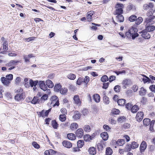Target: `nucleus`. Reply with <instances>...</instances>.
I'll return each mask as SVG.
<instances>
[{
    "label": "nucleus",
    "mask_w": 155,
    "mask_h": 155,
    "mask_svg": "<svg viewBox=\"0 0 155 155\" xmlns=\"http://www.w3.org/2000/svg\"><path fill=\"white\" fill-rule=\"evenodd\" d=\"M137 29L135 26H133L129 30L128 32L126 33V35L129 38H132L133 39H134L138 36L139 35L137 33Z\"/></svg>",
    "instance_id": "nucleus-1"
},
{
    "label": "nucleus",
    "mask_w": 155,
    "mask_h": 155,
    "mask_svg": "<svg viewBox=\"0 0 155 155\" xmlns=\"http://www.w3.org/2000/svg\"><path fill=\"white\" fill-rule=\"evenodd\" d=\"M51 110V108L48 110H43L41 111L38 113V114L39 117H47L48 116L49 112Z\"/></svg>",
    "instance_id": "nucleus-2"
},
{
    "label": "nucleus",
    "mask_w": 155,
    "mask_h": 155,
    "mask_svg": "<svg viewBox=\"0 0 155 155\" xmlns=\"http://www.w3.org/2000/svg\"><path fill=\"white\" fill-rule=\"evenodd\" d=\"M132 83L130 79H124L122 82V84L124 88H126L127 87H129Z\"/></svg>",
    "instance_id": "nucleus-3"
},
{
    "label": "nucleus",
    "mask_w": 155,
    "mask_h": 155,
    "mask_svg": "<svg viewBox=\"0 0 155 155\" xmlns=\"http://www.w3.org/2000/svg\"><path fill=\"white\" fill-rule=\"evenodd\" d=\"M147 144L144 141L141 142L140 147V152H144L147 148Z\"/></svg>",
    "instance_id": "nucleus-4"
},
{
    "label": "nucleus",
    "mask_w": 155,
    "mask_h": 155,
    "mask_svg": "<svg viewBox=\"0 0 155 155\" xmlns=\"http://www.w3.org/2000/svg\"><path fill=\"white\" fill-rule=\"evenodd\" d=\"M155 18L154 16H152L151 17H148L146 19L145 22L147 23L146 25H150L154 24L155 21H153Z\"/></svg>",
    "instance_id": "nucleus-5"
},
{
    "label": "nucleus",
    "mask_w": 155,
    "mask_h": 155,
    "mask_svg": "<svg viewBox=\"0 0 155 155\" xmlns=\"http://www.w3.org/2000/svg\"><path fill=\"white\" fill-rule=\"evenodd\" d=\"M51 101L52 102V103H54V106H58L59 104L58 99V97L56 96H53L51 99Z\"/></svg>",
    "instance_id": "nucleus-6"
},
{
    "label": "nucleus",
    "mask_w": 155,
    "mask_h": 155,
    "mask_svg": "<svg viewBox=\"0 0 155 155\" xmlns=\"http://www.w3.org/2000/svg\"><path fill=\"white\" fill-rule=\"evenodd\" d=\"M75 133L77 137L81 138L83 136L84 131L82 129L79 128L77 130Z\"/></svg>",
    "instance_id": "nucleus-7"
},
{
    "label": "nucleus",
    "mask_w": 155,
    "mask_h": 155,
    "mask_svg": "<svg viewBox=\"0 0 155 155\" xmlns=\"http://www.w3.org/2000/svg\"><path fill=\"white\" fill-rule=\"evenodd\" d=\"M73 99L74 102V103L75 104L79 106L81 105V101L79 98V97L78 95H75Z\"/></svg>",
    "instance_id": "nucleus-8"
},
{
    "label": "nucleus",
    "mask_w": 155,
    "mask_h": 155,
    "mask_svg": "<svg viewBox=\"0 0 155 155\" xmlns=\"http://www.w3.org/2000/svg\"><path fill=\"white\" fill-rule=\"evenodd\" d=\"M38 84L40 87L44 91H46L47 89V87L44 81H40L38 82Z\"/></svg>",
    "instance_id": "nucleus-9"
},
{
    "label": "nucleus",
    "mask_w": 155,
    "mask_h": 155,
    "mask_svg": "<svg viewBox=\"0 0 155 155\" xmlns=\"http://www.w3.org/2000/svg\"><path fill=\"white\" fill-rule=\"evenodd\" d=\"M143 113L142 112H138L136 115V119L137 121H141L143 118Z\"/></svg>",
    "instance_id": "nucleus-10"
},
{
    "label": "nucleus",
    "mask_w": 155,
    "mask_h": 155,
    "mask_svg": "<svg viewBox=\"0 0 155 155\" xmlns=\"http://www.w3.org/2000/svg\"><path fill=\"white\" fill-rule=\"evenodd\" d=\"M63 146L67 148H70L72 147V144L70 141L64 140L62 142Z\"/></svg>",
    "instance_id": "nucleus-11"
},
{
    "label": "nucleus",
    "mask_w": 155,
    "mask_h": 155,
    "mask_svg": "<svg viewBox=\"0 0 155 155\" xmlns=\"http://www.w3.org/2000/svg\"><path fill=\"white\" fill-rule=\"evenodd\" d=\"M142 37L145 39H148L150 38V36L149 33L146 31V30H144L142 31Z\"/></svg>",
    "instance_id": "nucleus-12"
},
{
    "label": "nucleus",
    "mask_w": 155,
    "mask_h": 155,
    "mask_svg": "<svg viewBox=\"0 0 155 155\" xmlns=\"http://www.w3.org/2000/svg\"><path fill=\"white\" fill-rule=\"evenodd\" d=\"M25 97L22 93L17 94L15 96V100L19 101L24 99Z\"/></svg>",
    "instance_id": "nucleus-13"
},
{
    "label": "nucleus",
    "mask_w": 155,
    "mask_h": 155,
    "mask_svg": "<svg viewBox=\"0 0 155 155\" xmlns=\"http://www.w3.org/2000/svg\"><path fill=\"white\" fill-rule=\"evenodd\" d=\"M2 82L5 85L8 86L10 83V81H8L5 77H2L1 79Z\"/></svg>",
    "instance_id": "nucleus-14"
},
{
    "label": "nucleus",
    "mask_w": 155,
    "mask_h": 155,
    "mask_svg": "<svg viewBox=\"0 0 155 155\" xmlns=\"http://www.w3.org/2000/svg\"><path fill=\"white\" fill-rule=\"evenodd\" d=\"M81 116V115L79 112L76 111L73 116V118L74 120H77L80 118Z\"/></svg>",
    "instance_id": "nucleus-15"
},
{
    "label": "nucleus",
    "mask_w": 155,
    "mask_h": 155,
    "mask_svg": "<svg viewBox=\"0 0 155 155\" xmlns=\"http://www.w3.org/2000/svg\"><path fill=\"white\" fill-rule=\"evenodd\" d=\"M155 29V27L154 25H146V30L148 32H150L154 31Z\"/></svg>",
    "instance_id": "nucleus-16"
},
{
    "label": "nucleus",
    "mask_w": 155,
    "mask_h": 155,
    "mask_svg": "<svg viewBox=\"0 0 155 155\" xmlns=\"http://www.w3.org/2000/svg\"><path fill=\"white\" fill-rule=\"evenodd\" d=\"M97 146L99 151H102L104 148V147L105 146L103 141H101L98 143Z\"/></svg>",
    "instance_id": "nucleus-17"
},
{
    "label": "nucleus",
    "mask_w": 155,
    "mask_h": 155,
    "mask_svg": "<svg viewBox=\"0 0 155 155\" xmlns=\"http://www.w3.org/2000/svg\"><path fill=\"white\" fill-rule=\"evenodd\" d=\"M101 137L104 140H107L108 137V135L107 132H104L101 134Z\"/></svg>",
    "instance_id": "nucleus-18"
},
{
    "label": "nucleus",
    "mask_w": 155,
    "mask_h": 155,
    "mask_svg": "<svg viewBox=\"0 0 155 155\" xmlns=\"http://www.w3.org/2000/svg\"><path fill=\"white\" fill-rule=\"evenodd\" d=\"M68 138L70 140H74L76 139V137L74 134L73 133L68 134L67 136Z\"/></svg>",
    "instance_id": "nucleus-19"
},
{
    "label": "nucleus",
    "mask_w": 155,
    "mask_h": 155,
    "mask_svg": "<svg viewBox=\"0 0 155 155\" xmlns=\"http://www.w3.org/2000/svg\"><path fill=\"white\" fill-rule=\"evenodd\" d=\"M140 75L144 77L145 78H142V81L144 83H146L147 82L149 83L150 82L151 80L149 78L143 74H141Z\"/></svg>",
    "instance_id": "nucleus-20"
},
{
    "label": "nucleus",
    "mask_w": 155,
    "mask_h": 155,
    "mask_svg": "<svg viewBox=\"0 0 155 155\" xmlns=\"http://www.w3.org/2000/svg\"><path fill=\"white\" fill-rule=\"evenodd\" d=\"M89 153L91 154L94 155L96 153V150L95 148L93 147H90L88 150Z\"/></svg>",
    "instance_id": "nucleus-21"
},
{
    "label": "nucleus",
    "mask_w": 155,
    "mask_h": 155,
    "mask_svg": "<svg viewBox=\"0 0 155 155\" xmlns=\"http://www.w3.org/2000/svg\"><path fill=\"white\" fill-rule=\"evenodd\" d=\"M46 84L48 87L49 88H52L54 86V84L52 81L50 80H48L46 81Z\"/></svg>",
    "instance_id": "nucleus-22"
},
{
    "label": "nucleus",
    "mask_w": 155,
    "mask_h": 155,
    "mask_svg": "<svg viewBox=\"0 0 155 155\" xmlns=\"http://www.w3.org/2000/svg\"><path fill=\"white\" fill-rule=\"evenodd\" d=\"M93 99L97 103L99 102L100 101V95L98 94H96L94 95Z\"/></svg>",
    "instance_id": "nucleus-23"
},
{
    "label": "nucleus",
    "mask_w": 155,
    "mask_h": 155,
    "mask_svg": "<svg viewBox=\"0 0 155 155\" xmlns=\"http://www.w3.org/2000/svg\"><path fill=\"white\" fill-rule=\"evenodd\" d=\"M125 143V140L124 139H119L117 141L116 143L119 146H122Z\"/></svg>",
    "instance_id": "nucleus-24"
},
{
    "label": "nucleus",
    "mask_w": 155,
    "mask_h": 155,
    "mask_svg": "<svg viewBox=\"0 0 155 155\" xmlns=\"http://www.w3.org/2000/svg\"><path fill=\"white\" fill-rule=\"evenodd\" d=\"M126 103V100L124 99H121L117 101V103L120 106H124Z\"/></svg>",
    "instance_id": "nucleus-25"
},
{
    "label": "nucleus",
    "mask_w": 155,
    "mask_h": 155,
    "mask_svg": "<svg viewBox=\"0 0 155 155\" xmlns=\"http://www.w3.org/2000/svg\"><path fill=\"white\" fill-rule=\"evenodd\" d=\"M78 124L76 123H72L71 124L70 126V128L71 130H74L77 129L78 127Z\"/></svg>",
    "instance_id": "nucleus-26"
},
{
    "label": "nucleus",
    "mask_w": 155,
    "mask_h": 155,
    "mask_svg": "<svg viewBox=\"0 0 155 155\" xmlns=\"http://www.w3.org/2000/svg\"><path fill=\"white\" fill-rule=\"evenodd\" d=\"M139 108L137 105H134L133 106L131 109V111L133 113H136L138 110Z\"/></svg>",
    "instance_id": "nucleus-27"
},
{
    "label": "nucleus",
    "mask_w": 155,
    "mask_h": 155,
    "mask_svg": "<svg viewBox=\"0 0 155 155\" xmlns=\"http://www.w3.org/2000/svg\"><path fill=\"white\" fill-rule=\"evenodd\" d=\"M19 61H11L9 63H7L5 64L7 66H11L17 63Z\"/></svg>",
    "instance_id": "nucleus-28"
},
{
    "label": "nucleus",
    "mask_w": 155,
    "mask_h": 155,
    "mask_svg": "<svg viewBox=\"0 0 155 155\" xmlns=\"http://www.w3.org/2000/svg\"><path fill=\"white\" fill-rule=\"evenodd\" d=\"M112 149L110 147H107L106 149V155H111L112 153Z\"/></svg>",
    "instance_id": "nucleus-29"
},
{
    "label": "nucleus",
    "mask_w": 155,
    "mask_h": 155,
    "mask_svg": "<svg viewBox=\"0 0 155 155\" xmlns=\"http://www.w3.org/2000/svg\"><path fill=\"white\" fill-rule=\"evenodd\" d=\"M84 144V141L83 140H79L77 142L78 147L79 148L82 147Z\"/></svg>",
    "instance_id": "nucleus-30"
},
{
    "label": "nucleus",
    "mask_w": 155,
    "mask_h": 155,
    "mask_svg": "<svg viewBox=\"0 0 155 155\" xmlns=\"http://www.w3.org/2000/svg\"><path fill=\"white\" fill-rule=\"evenodd\" d=\"M83 128L84 131L86 132H89L91 131V127L88 125H85Z\"/></svg>",
    "instance_id": "nucleus-31"
},
{
    "label": "nucleus",
    "mask_w": 155,
    "mask_h": 155,
    "mask_svg": "<svg viewBox=\"0 0 155 155\" xmlns=\"http://www.w3.org/2000/svg\"><path fill=\"white\" fill-rule=\"evenodd\" d=\"M116 18L117 20L120 22H123L124 20L123 16L120 15H117L116 16Z\"/></svg>",
    "instance_id": "nucleus-32"
},
{
    "label": "nucleus",
    "mask_w": 155,
    "mask_h": 155,
    "mask_svg": "<svg viewBox=\"0 0 155 155\" xmlns=\"http://www.w3.org/2000/svg\"><path fill=\"white\" fill-rule=\"evenodd\" d=\"M143 19L142 17H140L136 19L135 23L137 25L140 24L143 21Z\"/></svg>",
    "instance_id": "nucleus-33"
},
{
    "label": "nucleus",
    "mask_w": 155,
    "mask_h": 155,
    "mask_svg": "<svg viewBox=\"0 0 155 155\" xmlns=\"http://www.w3.org/2000/svg\"><path fill=\"white\" fill-rule=\"evenodd\" d=\"M137 18V17L136 16L134 15H133L129 17V20L130 22H133L136 21Z\"/></svg>",
    "instance_id": "nucleus-34"
},
{
    "label": "nucleus",
    "mask_w": 155,
    "mask_h": 155,
    "mask_svg": "<svg viewBox=\"0 0 155 155\" xmlns=\"http://www.w3.org/2000/svg\"><path fill=\"white\" fill-rule=\"evenodd\" d=\"M67 78L71 80H74L76 78V75L73 74L71 73L68 74L67 76Z\"/></svg>",
    "instance_id": "nucleus-35"
},
{
    "label": "nucleus",
    "mask_w": 155,
    "mask_h": 155,
    "mask_svg": "<svg viewBox=\"0 0 155 155\" xmlns=\"http://www.w3.org/2000/svg\"><path fill=\"white\" fill-rule=\"evenodd\" d=\"M30 86L32 87L33 86H36L38 84V81H34L32 80H30Z\"/></svg>",
    "instance_id": "nucleus-36"
},
{
    "label": "nucleus",
    "mask_w": 155,
    "mask_h": 155,
    "mask_svg": "<svg viewBox=\"0 0 155 155\" xmlns=\"http://www.w3.org/2000/svg\"><path fill=\"white\" fill-rule=\"evenodd\" d=\"M139 144L135 141L133 142L131 144V148L133 149H135L138 147Z\"/></svg>",
    "instance_id": "nucleus-37"
},
{
    "label": "nucleus",
    "mask_w": 155,
    "mask_h": 155,
    "mask_svg": "<svg viewBox=\"0 0 155 155\" xmlns=\"http://www.w3.org/2000/svg\"><path fill=\"white\" fill-rule=\"evenodd\" d=\"M59 119L62 122L65 121L66 119V115L65 114H61L59 116Z\"/></svg>",
    "instance_id": "nucleus-38"
},
{
    "label": "nucleus",
    "mask_w": 155,
    "mask_h": 155,
    "mask_svg": "<svg viewBox=\"0 0 155 155\" xmlns=\"http://www.w3.org/2000/svg\"><path fill=\"white\" fill-rule=\"evenodd\" d=\"M103 101L104 103L106 104H108L110 102L109 98L105 95L103 97Z\"/></svg>",
    "instance_id": "nucleus-39"
},
{
    "label": "nucleus",
    "mask_w": 155,
    "mask_h": 155,
    "mask_svg": "<svg viewBox=\"0 0 155 155\" xmlns=\"http://www.w3.org/2000/svg\"><path fill=\"white\" fill-rule=\"evenodd\" d=\"M52 127L54 129H57L58 124H57V122L55 120H52Z\"/></svg>",
    "instance_id": "nucleus-40"
},
{
    "label": "nucleus",
    "mask_w": 155,
    "mask_h": 155,
    "mask_svg": "<svg viewBox=\"0 0 155 155\" xmlns=\"http://www.w3.org/2000/svg\"><path fill=\"white\" fill-rule=\"evenodd\" d=\"M146 93V90L143 88H141L140 91L139 92L140 95L143 96L145 95Z\"/></svg>",
    "instance_id": "nucleus-41"
},
{
    "label": "nucleus",
    "mask_w": 155,
    "mask_h": 155,
    "mask_svg": "<svg viewBox=\"0 0 155 155\" xmlns=\"http://www.w3.org/2000/svg\"><path fill=\"white\" fill-rule=\"evenodd\" d=\"M144 125L147 126L150 123V120L148 118L144 119L143 121Z\"/></svg>",
    "instance_id": "nucleus-42"
},
{
    "label": "nucleus",
    "mask_w": 155,
    "mask_h": 155,
    "mask_svg": "<svg viewBox=\"0 0 155 155\" xmlns=\"http://www.w3.org/2000/svg\"><path fill=\"white\" fill-rule=\"evenodd\" d=\"M61 87V86L60 84H56L54 87L55 91L58 92L60 91Z\"/></svg>",
    "instance_id": "nucleus-43"
},
{
    "label": "nucleus",
    "mask_w": 155,
    "mask_h": 155,
    "mask_svg": "<svg viewBox=\"0 0 155 155\" xmlns=\"http://www.w3.org/2000/svg\"><path fill=\"white\" fill-rule=\"evenodd\" d=\"M39 98L38 97H35L31 101L32 104H37Z\"/></svg>",
    "instance_id": "nucleus-44"
},
{
    "label": "nucleus",
    "mask_w": 155,
    "mask_h": 155,
    "mask_svg": "<svg viewBox=\"0 0 155 155\" xmlns=\"http://www.w3.org/2000/svg\"><path fill=\"white\" fill-rule=\"evenodd\" d=\"M5 78V79H7L8 81H10L13 79V76L12 74H10L7 75Z\"/></svg>",
    "instance_id": "nucleus-45"
},
{
    "label": "nucleus",
    "mask_w": 155,
    "mask_h": 155,
    "mask_svg": "<svg viewBox=\"0 0 155 155\" xmlns=\"http://www.w3.org/2000/svg\"><path fill=\"white\" fill-rule=\"evenodd\" d=\"M108 80V78L106 75H104L101 78V81L102 82H104L107 81Z\"/></svg>",
    "instance_id": "nucleus-46"
},
{
    "label": "nucleus",
    "mask_w": 155,
    "mask_h": 155,
    "mask_svg": "<svg viewBox=\"0 0 155 155\" xmlns=\"http://www.w3.org/2000/svg\"><path fill=\"white\" fill-rule=\"evenodd\" d=\"M81 113L84 116H86L88 114L89 111L87 109H84L82 110Z\"/></svg>",
    "instance_id": "nucleus-47"
},
{
    "label": "nucleus",
    "mask_w": 155,
    "mask_h": 155,
    "mask_svg": "<svg viewBox=\"0 0 155 155\" xmlns=\"http://www.w3.org/2000/svg\"><path fill=\"white\" fill-rule=\"evenodd\" d=\"M123 12V10L122 9L116 8L115 12V14L116 15L117 14L118 15H120V14H121Z\"/></svg>",
    "instance_id": "nucleus-48"
},
{
    "label": "nucleus",
    "mask_w": 155,
    "mask_h": 155,
    "mask_svg": "<svg viewBox=\"0 0 155 155\" xmlns=\"http://www.w3.org/2000/svg\"><path fill=\"white\" fill-rule=\"evenodd\" d=\"M131 148V145L130 144H127L125 147V150L126 152L130 151Z\"/></svg>",
    "instance_id": "nucleus-49"
},
{
    "label": "nucleus",
    "mask_w": 155,
    "mask_h": 155,
    "mask_svg": "<svg viewBox=\"0 0 155 155\" xmlns=\"http://www.w3.org/2000/svg\"><path fill=\"white\" fill-rule=\"evenodd\" d=\"M8 43L7 41H5L3 44V49L4 51H6L8 50Z\"/></svg>",
    "instance_id": "nucleus-50"
},
{
    "label": "nucleus",
    "mask_w": 155,
    "mask_h": 155,
    "mask_svg": "<svg viewBox=\"0 0 155 155\" xmlns=\"http://www.w3.org/2000/svg\"><path fill=\"white\" fill-rule=\"evenodd\" d=\"M68 90L67 88H61L60 90V93L63 94H65L67 91Z\"/></svg>",
    "instance_id": "nucleus-51"
},
{
    "label": "nucleus",
    "mask_w": 155,
    "mask_h": 155,
    "mask_svg": "<svg viewBox=\"0 0 155 155\" xmlns=\"http://www.w3.org/2000/svg\"><path fill=\"white\" fill-rule=\"evenodd\" d=\"M112 112L114 114H119L120 111L119 110L116 108L113 109L112 110Z\"/></svg>",
    "instance_id": "nucleus-52"
},
{
    "label": "nucleus",
    "mask_w": 155,
    "mask_h": 155,
    "mask_svg": "<svg viewBox=\"0 0 155 155\" xmlns=\"http://www.w3.org/2000/svg\"><path fill=\"white\" fill-rule=\"evenodd\" d=\"M84 80L81 77L79 78L78 80H77L76 83L78 85H80L83 82Z\"/></svg>",
    "instance_id": "nucleus-53"
},
{
    "label": "nucleus",
    "mask_w": 155,
    "mask_h": 155,
    "mask_svg": "<svg viewBox=\"0 0 155 155\" xmlns=\"http://www.w3.org/2000/svg\"><path fill=\"white\" fill-rule=\"evenodd\" d=\"M125 119V118L124 116H120L117 119V120L119 122L121 123Z\"/></svg>",
    "instance_id": "nucleus-54"
},
{
    "label": "nucleus",
    "mask_w": 155,
    "mask_h": 155,
    "mask_svg": "<svg viewBox=\"0 0 155 155\" xmlns=\"http://www.w3.org/2000/svg\"><path fill=\"white\" fill-rule=\"evenodd\" d=\"M124 7L123 5L122 4L117 3L116 5V7L117 9H122Z\"/></svg>",
    "instance_id": "nucleus-55"
},
{
    "label": "nucleus",
    "mask_w": 155,
    "mask_h": 155,
    "mask_svg": "<svg viewBox=\"0 0 155 155\" xmlns=\"http://www.w3.org/2000/svg\"><path fill=\"white\" fill-rule=\"evenodd\" d=\"M141 102L143 104H145L147 102V99L144 97H143L141 101Z\"/></svg>",
    "instance_id": "nucleus-56"
},
{
    "label": "nucleus",
    "mask_w": 155,
    "mask_h": 155,
    "mask_svg": "<svg viewBox=\"0 0 155 155\" xmlns=\"http://www.w3.org/2000/svg\"><path fill=\"white\" fill-rule=\"evenodd\" d=\"M120 87L119 85H117L115 86L114 88V91L116 92H119L120 91Z\"/></svg>",
    "instance_id": "nucleus-57"
},
{
    "label": "nucleus",
    "mask_w": 155,
    "mask_h": 155,
    "mask_svg": "<svg viewBox=\"0 0 155 155\" xmlns=\"http://www.w3.org/2000/svg\"><path fill=\"white\" fill-rule=\"evenodd\" d=\"M155 123V120H153L151 121L150 122V130H152L153 129V125Z\"/></svg>",
    "instance_id": "nucleus-58"
},
{
    "label": "nucleus",
    "mask_w": 155,
    "mask_h": 155,
    "mask_svg": "<svg viewBox=\"0 0 155 155\" xmlns=\"http://www.w3.org/2000/svg\"><path fill=\"white\" fill-rule=\"evenodd\" d=\"M104 128L105 129L106 131H110L111 128L107 125L105 124L103 126Z\"/></svg>",
    "instance_id": "nucleus-59"
},
{
    "label": "nucleus",
    "mask_w": 155,
    "mask_h": 155,
    "mask_svg": "<svg viewBox=\"0 0 155 155\" xmlns=\"http://www.w3.org/2000/svg\"><path fill=\"white\" fill-rule=\"evenodd\" d=\"M83 80L84 82L86 83H87L89 81V78L87 76H86Z\"/></svg>",
    "instance_id": "nucleus-60"
},
{
    "label": "nucleus",
    "mask_w": 155,
    "mask_h": 155,
    "mask_svg": "<svg viewBox=\"0 0 155 155\" xmlns=\"http://www.w3.org/2000/svg\"><path fill=\"white\" fill-rule=\"evenodd\" d=\"M116 77L114 75H112L110 76L109 78L108 79L109 81L110 82L114 81Z\"/></svg>",
    "instance_id": "nucleus-61"
},
{
    "label": "nucleus",
    "mask_w": 155,
    "mask_h": 155,
    "mask_svg": "<svg viewBox=\"0 0 155 155\" xmlns=\"http://www.w3.org/2000/svg\"><path fill=\"white\" fill-rule=\"evenodd\" d=\"M61 111L62 113V114H67V112L66 109L65 108H62L61 110Z\"/></svg>",
    "instance_id": "nucleus-62"
},
{
    "label": "nucleus",
    "mask_w": 155,
    "mask_h": 155,
    "mask_svg": "<svg viewBox=\"0 0 155 155\" xmlns=\"http://www.w3.org/2000/svg\"><path fill=\"white\" fill-rule=\"evenodd\" d=\"M32 145L34 147L37 149L39 148L40 147L39 145L35 142L32 143Z\"/></svg>",
    "instance_id": "nucleus-63"
},
{
    "label": "nucleus",
    "mask_w": 155,
    "mask_h": 155,
    "mask_svg": "<svg viewBox=\"0 0 155 155\" xmlns=\"http://www.w3.org/2000/svg\"><path fill=\"white\" fill-rule=\"evenodd\" d=\"M150 89L153 92H155V85H152L150 86Z\"/></svg>",
    "instance_id": "nucleus-64"
}]
</instances>
